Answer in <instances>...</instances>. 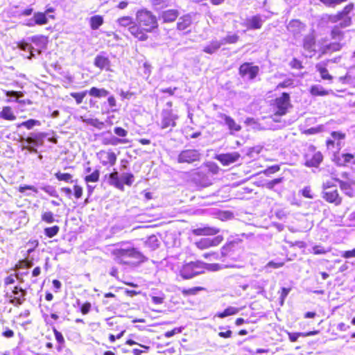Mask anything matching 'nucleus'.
<instances>
[{"instance_id": "obj_17", "label": "nucleus", "mask_w": 355, "mask_h": 355, "mask_svg": "<svg viewBox=\"0 0 355 355\" xmlns=\"http://www.w3.org/2000/svg\"><path fill=\"white\" fill-rule=\"evenodd\" d=\"M261 167L258 160L248 162L245 166V175L250 173V178L258 175L262 172Z\"/></svg>"}, {"instance_id": "obj_43", "label": "nucleus", "mask_w": 355, "mask_h": 355, "mask_svg": "<svg viewBox=\"0 0 355 355\" xmlns=\"http://www.w3.org/2000/svg\"><path fill=\"white\" fill-rule=\"evenodd\" d=\"M60 230V227L57 225L53 227H46L44 229V234L49 238H52L55 236Z\"/></svg>"}, {"instance_id": "obj_41", "label": "nucleus", "mask_w": 355, "mask_h": 355, "mask_svg": "<svg viewBox=\"0 0 355 355\" xmlns=\"http://www.w3.org/2000/svg\"><path fill=\"white\" fill-rule=\"evenodd\" d=\"M34 18L38 25H44L48 23V19L45 13L36 12L34 14Z\"/></svg>"}, {"instance_id": "obj_62", "label": "nucleus", "mask_w": 355, "mask_h": 355, "mask_svg": "<svg viewBox=\"0 0 355 355\" xmlns=\"http://www.w3.org/2000/svg\"><path fill=\"white\" fill-rule=\"evenodd\" d=\"M207 166L208 168V171L213 174H217L220 169L215 163H209Z\"/></svg>"}, {"instance_id": "obj_59", "label": "nucleus", "mask_w": 355, "mask_h": 355, "mask_svg": "<svg viewBox=\"0 0 355 355\" xmlns=\"http://www.w3.org/2000/svg\"><path fill=\"white\" fill-rule=\"evenodd\" d=\"M53 333H54V336H55V338L57 342L60 345H63L64 343V338L62 333H60L55 329H53Z\"/></svg>"}, {"instance_id": "obj_54", "label": "nucleus", "mask_w": 355, "mask_h": 355, "mask_svg": "<svg viewBox=\"0 0 355 355\" xmlns=\"http://www.w3.org/2000/svg\"><path fill=\"white\" fill-rule=\"evenodd\" d=\"M19 49L23 50V51H30L31 52V56L29 57V58H31L33 57H34V54H33V47L31 46V45L28 43H21L19 45Z\"/></svg>"}, {"instance_id": "obj_33", "label": "nucleus", "mask_w": 355, "mask_h": 355, "mask_svg": "<svg viewBox=\"0 0 355 355\" xmlns=\"http://www.w3.org/2000/svg\"><path fill=\"white\" fill-rule=\"evenodd\" d=\"M117 24L121 27H130L135 24L134 19L129 16H124L116 20Z\"/></svg>"}, {"instance_id": "obj_29", "label": "nucleus", "mask_w": 355, "mask_h": 355, "mask_svg": "<svg viewBox=\"0 0 355 355\" xmlns=\"http://www.w3.org/2000/svg\"><path fill=\"white\" fill-rule=\"evenodd\" d=\"M0 117L8 121H14L16 119V116L12 108L9 106L3 107L2 110L0 112Z\"/></svg>"}, {"instance_id": "obj_18", "label": "nucleus", "mask_w": 355, "mask_h": 355, "mask_svg": "<svg viewBox=\"0 0 355 355\" xmlns=\"http://www.w3.org/2000/svg\"><path fill=\"white\" fill-rule=\"evenodd\" d=\"M107 182L110 185L113 186L122 191H124V185L123 182L121 180L117 171H114L108 175Z\"/></svg>"}, {"instance_id": "obj_30", "label": "nucleus", "mask_w": 355, "mask_h": 355, "mask_svg": "<svg viewBox=\"0 0 355 355\" xmlns=\"http://www.w3.org/2000/svg\"><path fill=\"white\" fill-rule=\"evenodd\" d=\"M318 333V331H309L306 333L303 332H299V333H291V332H287L288 335V338L291 342H295L297 340L298 338L302 337H306L310 336H314L316 335Z\"/></svg>"}, {"instance_id": "obj_12", "label": "nucleus", "mask_w": 355, "mask_h": 355, "mask_svg": "<svg viewBox=\"0 0 355 355\" xmlns=\"http://www.w3.org/2000/svg\"><path fill=\"white\" fill-rule=\"evenodd\" d=\"M315 39L313 35H308L303 40V48L307 52L306 57L311 58L315 53Z\"/></svg>"}, {"instance_id": "obj_3", "label": "nucleus", "mask_w": 355, "mask_h": 355, "mask_svg": "<svg viewBox=\"0 0 355 355\" xmlns=\"http://www.w3.org/2000/svg\"><path fill=\"white\" fill-rule=\"evenodd\" d=\"M205 270V263L200 261H191L182 266L180 270V275L184 279H191L203 273Z\"/></svg>"}, {"instance_id": "obj_14", "label": "nucleus", "mask_w": 355, "mask_h": 355, "mask_svg": "<svg viewBox=\"0 0 355 355\" xmlns=\"http://www.w3.org/2000/svg\"><path fill=\"white\" fill-rule=\"evenodd\" d=\"M305 165L309 167H318L323 159V156L320 151L315 152L313 155H306Z\"/></svg>"}, {"instance_id": "obj_13", "label": "nucleus", "mask_w": 355, "mask_h": 355, "mask_svg": "<svg viewBox=\"0 0 355 355\" xmlns=\"http://www.w3.org/2000/svg\"><path fill=\"white\" fill-rule=\"evenodd\" d=\"M354 9V4L349 3L347 5L343 10L339 12L343 18V22H340V25L342 28H347L352 24V17L349 16V13Z\"/></svg>"}, {"instance_id": "obj_58", "label": "nucleus", "mask_w": 355, "mask_h": 355, "mask_svg": "<svg viewBox=\"0 0 355 355\" xmlns=\"http://www.w3.org/2000/svg\"><path fill=\"white\" fill-rule=\"evenodd\" d=\"M202 290L201 287H194L189 289H182V293L184 295H196L198 291Z\"/></svg>"}, {"instance_id": "obj_11", "label": "nucleus", "mask_w": 355, "mask_h": 355, "mask_svg": "<svg viewBox=\"0 0 355 355\" xmlns=\"http://www.w3.org/2000/svg\"><path fill=\"white\" fill-rule=\"evenodd\" d=\"M223 240V237L220 235L216 236L214 238H202L199 241L196 243L198 248L205 250L210 247L218 245Z\"/></svg>"}, {"instance_id": "obj_51", "label": "nucleus", "mask_w": 355, "mask_h": 355, "mask_svg": "<svg viewBox=\"0 0 355 355\" xmlns=\"http://www.w3.org/2000/svg\"><path fill=\"white\" fill-rule=\"evenodd\" d=\"M205 269H207L211 271H217L219 270H221L224 268L228 267V266H223L219 263H205Z\"/></svg>"}, {"instance_id": "obj_25", "label": "nucleus", "mask_w": 355, "mask_h": 355, "mask_svg": "<svg viewBox=\"0 0 355 355\" xmlns=\"http://www.w3.org/2000/svg\"><path fill=\"white\" fill-rule=\"evenodd\" d=\"M110 62L108 58L103 55H98L94 59V65L101 69H106L110 66Z\"/></svg>"}, {"instance_id": "obj_40", "label": "nucleus", "mask_w": 355, "mask_h": 355, "mask_svg": "<svg viewBox=\"0 0 355 355\" xmlns=\"http://www.w3.org/2000/svg\"><path fill=\"white\" fill-rule=\"evenodd\" d=\"M87 94H88V91L85 90L82 92H71L70 96L76 100V104L79 105L83 103Z\"/></svg>"}, {"instance_id": "obj_36", "label": "nucleus", "mask_w": 355, "mask_h": 355, "mask_svg": "<svg viewBox=\"0 0 355 355\" xmlns=\"http://www.w3.org/2000/svg\"><path fill=\"white\" fill-rule=\"evenodd\" d=\"M262 147L260 146H257L255 147L251 148L248 150L247 154H245V159L249 157L252 159V160H257V157H259V153L262 150Z\"/></svg>"}, {"instance_id": "obj_48", "label": "nucleus", "mask_w": 355, "mask_h": 355, "mask_svg": "<svg viewBox=\"0 0 355 355\" xmlns=\"http://www.w3.org/2000/svg\"><path fill=\"white\" fill-rule=\"evenodd\" d=\"M238 36L236 34L228 35L225 37L220 40V42H223V45L227 44H234L238 41Z\"/></svg>"}, {"instance_id": "obj_35", "label": "nucleus", "mask_w": 355, "mask_h": 355, "mask_svg": "<svg viewBox=\"0 0 355 355\" xmlns=\"http://www.w3.org/2000/svg\"><path fill=\"white\" fill-rule=\"evenodd\" d=\"M339 185L340 189L348 196L352 197L354 196V191L352 188V185L348 182H344L342 180H339Z\"/></svg>"}, {"instance_id": "obj_26", "label": "nucleus", "mask_w": 355, "mask_h": 355, "mask_svg": "<svg viewBox=\"0 0 355 355\" xmlns=\"http://www.w3.org/2000/svg\"><path fill=\"white\" fill-rule=\"evenodd\" d=\"M178 15L179 13L176 10H168L162 12V18L164 22H172L177 19Z\"/></svg>"}, {"instance_id": "obj_60", "label": "nucleus", "mask_w": 355, "mask_h": 355, "mask_svg": "<svg viewBox=\"0 0 355 355\" xmlns=\"http://www.w3.org/2000/svg\"><path fill=\"white\" fill-rule=\"evenodd\" d=\"M182 327H177V328H175L173 329V330L171 331H166L165 334H164V336L166 338H171L172 336H173L174 335L177 334H180L182 332Z\"/></svg>"}, {"instance_id": "obj_56", "label": "nucleus", "mask_w": 355, "mask_h": 355, "mask_svg": "<svg viewBox=\"0 0 355 355\" xmlns=\"http://www.w3.org/2000/svg\"><path fill=\"white\" fill-rule=\"evenodd\" d=\"M107 103H108L109 106L110 107L112 112H114L117 111V109L116 108V101L114 96L112 95V96H108Z\"/></svg>"}, {"instance_id": "obj_50", "label": "nucleus", "mask_w": 355, "mask_h": 355, "mask_svg": "<svg viewBox=\"0 0 355 355\" xmlns=\"http://www.w3.org/2000/svg\"><path fill=\"white\" fill-rule=\"evenodd\" d=\"M42 220L47 223H53L55 221L54 215L51 211H45L42 214Z\"/></svg>"}, {"instance_id": "obj_2", "label": "nucleus", "mask_w": 355, "mask_h": 355, "mask_svg": "<svg viewBox=\"0 0 355 355\" xmlns=\"http://www.w3.org/2000/svg\"><path fill=\"white\" fill-rule=\"evenodd\" d=\"M136 20L146 32H150L157 27L156 17L147 10H140L136 13Z\"/></svg>"}, {"instance_id": "obj_9", "label": "nucleus", "mask_w": 355, "mask_h": 355, "mask_svg": "<svg viewBox=\"0 0 355 355\" xmlns=\"http://www.w3.org/2000/svg\"><path fill=\"white\" fill-rule=\"evenodd\" d=\"M323 198L330 203L338 205L341 203V198L339 196L337 189H331L327 183L324 184Z\"/></svg>"}, {"instance_id": "obj_38", "label": "nucleus", "mask_w": 355, "mask_h": 355, "mask_svg": "<svg viewBox=\"0 0 355 355\" xmlns=\"http://www.w3.org/2000/svg\"><path fill=\"white\" fill-rule=\"evenodd\" d=\"M103 17L99 15H95L90 19V26L92 29L96 30L103 24Z\"/></svg>"}, {"instance_id": "obj_47", "label": "nucleus", "mask_w": 355, "mask_h": 355, "mask_svg": "<svg viewBox=\"0 0 355 355\" xmlns=\"http://www.w3.org/2000/svg\"><path fill=\"white\" fill-rule=\"evenodd\" d=\"M100 172L98 170H95L91 174L86 175L85 180L86 182H96L98 181Z\"/></svg>"}, {"instance_id": "obj_4", "label": "nucleus", "mask_w": 355, "mask_h": 355, "mask_svg": "<svg viewBox=\"0 0 355 355\" xmlns=\"http://www.w3.org/2000/svg\"><path fill=\"white\" fill-rule=\"evenodd\" d=\"M11 293L7 292L6 296L9 299V302L15 306L22 304L26 300L27 292L25 289L19 286H15L10 288Z\"/></svg>"}, {"instance_id": "obj_7", "label": "nucleus", "mask_w": 355, "mask_h": 355, "mask_svg": "<svg viewBox=\"0 0 355 355\" xmlns=\"http://www.w3.org/2000/svg\"><path fill=\"white\" fill-rule=\"evenodd\" d=\"M178 116L171 110H164L161 113L160 127L162 129L173 128L176 125L175 120Z\"/></svg>"}, {"instance_id": "obj_32", "label": "nucleus", "mask_w": 355, "mask_h": 355, "mask_svg": "<svg viewBox=\"0 0 355 355\" xmlns=\"http://www.w3.org/2000/svg\"><path fill=\"white\" fill-rule=\"evenodd\" d=\"M343 28L340 23L338 25L334 26L331 32V38L336 40L340 41L344 37V32L341 30Z\"/></svg>"}, {"instance_id": "obj_8", "label": "nucleus", "mask_w": 355, "mask_h": 355, "mask_svg": "<svg viewBox=\"0 0 355 355\" xmlns=\"http://www.w3.org/2000/svg\"><path fill=\"white\" fill-rule=\"evenodd\" d=\"M242 245V239L236 238L232 240H230L228 243L222 248L221 249V256H230L232 257L233 255V252L241 248Z\"/></svg>"}, {"instance_id": "obj_10", "label": "nucleus", "mask_w": 355, "mask_h": 355, "mask_svg": "<svg viewBox=\"0 0 355 355\" xmlns=\"http://www.w3.org/2000/svg\"><path fill=\"white\" fill-rule=\"evenodd\" d=\"M96 157L103 166H114L116 162V155L114 152L100 150Z\"/></svg>"}, {"instance_id": "obj_57", "label": "nucleus", "mask_w": 355, "mask_h": 355, "mask_svg": "<svg viewBox=\"0 0 355 355\" xmlns=\"http://www.w3.org/2000/svg\"><path fill=\"white\" fill-rule=\"evenodd\" d=\"M328 21L331 23L343 22V18L339 12L336 15H331L328 17Z\"/></svg>"}, {"instance_id": "obj_37", "label": "nucleus", "mask_w": 355, "mask_h": 355, "mask_svg": "<svg viewBox=\"0 0 355 355\" xmlns=\"http://www.w3.org/2000/svg\"><path fill=\"white\" fill-rule=\"evenodd\" d=\"M310 93L313 96H326L328 94V92L320 85H313L310 89Z\"/></svg>"}, {"instance_id": "obj_49", "label": "nucleus", "mask_w": 355, "mask_h": 355, "mask_svg": "<svg viewBox=\"0 0 355 355\" xmlns=\"http://www.w3.org/2000/svg\"><path fill=\"white\" fill-rule=\"evenodd\" d=\"M238 312V309L235 307H228L226 309L224 310V311L218 313L217 315L219 318H225L231 315H234Z\"/></svg>"}, {"instance_id": "obj_39", "label": "nucleus", "mask_w": 355, "mask_h": 355, "mask_svg": "<svg viewBox=\"0 0 355 355\" xmlns=\"http://www.w3.org/2000/svg\"><path fill=\"white\" fill-rule=\"evenodd\" d=\"M125 140L122 139H119L116 137L112 136L110 138H105L103 139V144L105 145H112L116 146L119 144H125Z\"/></svg>"}, {"instance_id": "obj_24", "label": "nucleus", "mask_w": 355, "mask_h": 355, "mask_svg": "<svg viewBox=\"0 0 355 355\" xmlns=\"http://www.w3.org/2000/svg\"><path fill=\"white\" fill-rule=\"evenodd\" d=\"M191 17L189 15L180 17L177 23V28L180 31H184L191 24Z\"/></svg>"}, {"instance_id": "obj_16", "label": "nucleus", "mask_w": 355, "mask_h": 355, "mask_svg": "<svg viewBox=\"0 0 355 355\" xmlns=\"http://www.w3.org/2000/svg\"><path fill=\"white\" fill-rule=\"evenodd\" d=\"M130 33L139 40L145 41L148 38V35L144 28L137 24L135 23L129 27Z\"/></svg>"}, {"instance_id": "obj_52", "label": "nucleus", "mask_w": 355, "mask_h": 355, "mask_svg": "<svg viewBox=\"0 0 355 355\" xmlns=\"http://www.w3.org/2000/svg\"><path fill=\"white\" fill-rule=\"evenodd\" d=\"M55 177L58 180L67 182H71L72 178L71 175L69 173H62L60 172L55 173Z\"/></svg>"}, {"instance_id": "obj_5", "label": "nucleus", "mask_w": 355, "mask_h": 355, "mask_svg": "<svg viewBox=\"0 0 355 355\" xmlns=\"http://www.w3.org/2000/svg\"><path fill=\"white\" fill-rule=\"evenodd\" d=\"M201 154L196 149H187L182 150L177 158V161L180 164L187 163L191 164L197 161H200Z\"/></svg>"}, {"instance_id": "obj_44", "label": "nucleus", "mask_w": 355, "mask_h": 355, "mask_svg": "<svg viewBox=\"0 0 355 355\" xmlns=\"http://www.w3.org/2000/svg\"><path fill=\"white\" fill-rule=\"evenodd\" d=\"M135 178L132 173H123L121 177V180L123 182V184L131 186L134 182Z\"/></svg>"}, {"instance_id": "obj_20", "label": "nucleus", "mask_w": 355, "mask_h": 355, "mask_svg": "<svg viewBox=\"0 0 355 355\" xmlns=\"http://www.w3.org/2000/svg\"><path fill=\"white\" fill-rule=\"evenodd\" d=\"M287 29L294 35H297L304 29V25L297 19L291 20L287 26Z\"/></svg>"}, {"instance_id": "obj_6", "label": "nucleus", "mask_w": 355, "mask_h": 355, "mask_svg": "<svg viewBox=\"0 0 355 355\" xmlns=\"http://www.w3.org/2000/svg\"><path fill=\"white\" fill-rule=\"evenodd\" d=\"M275 105L276 112L275 116L285 115L288 108L291 106L289 94L284 92L281 96L275 99Z\"/></svg>"}, {"instance_id": "obj_53", "label": "nucleus", "mask_w": 355, "mask_h": 355, "mask_svg": "<svg viewBox=\"0 0 355 355\" xmlns=\"http://www.w3.org/2000/svg\"><path fill=\"white\" fill-rule=\"evenodd\" d=\"M282 181H283V178H275L272 180L266 182L265 186L267 189H272L275 187V186H276L278 184L282 183Z\"/></svg>"}, {"instance_id": "obj_63", "label": "nucleus", "mask_w": 355, "mask_h": 355, "mask_svg": "<svg viewBox=\"0 0 355 355\" xmlns=\"http://www.w3.org/2000/svg\"><path fill=\"white\" fill-rule=\"evenodd\" d=\"M114 132L116 135L121 137H125L128 135V132L125 129H123L121 127L115 128L114 129Z\"/></svg>"}, {"instance_id": "obj_34", "label": "nucleus", "mask_w": 355, "mask_h": 355, "mask_svg": "<svg viewBox=\"0 0 355 355\" xmlns=\"http://www.w3.org/2000/svg\"><path fill=\"white\" fill-rule=\"evenodd\" d=\"M331 135L334 140L329 139L327 141V145L328 147H329L331 145H334V141L336 140H338L337 145L340 146V140H342L345 137V135L344 133L336 131L332 132Z\"/></svg>"}, {"instance_id": "obj_45", "label": "nucleus", "mask_w": 355, "mask_h": 355, "mask_svg": "<svg viewBox=\"0 0 355 355\" xmlns=\"http://www.w3.org/2000/svg\"><path fill=\"white\" fill-rule=\"evenodd\" d=\"M317 70L320 72V76L322 79L324 80H332V76L329 73L328 70L327 68L320 66L317 65L316 66Z\"/></svg>"}, {"instance_id": "obj_21", "label": "nucleus", "mask_w": 355, "mask_h": 355, "mask_svg": "<svg viewBox=\"0 0 355 355\" xmlns=\"http://www.w3.org/2000/svg\"><path fill=\"white\" fill-rule=\"evenodd\" d=\"M263 21L259 16H254L245 20L247 29H259L262 26Z\"/></svg>"}, {"instance_id": "obj_23", "label": "nucleus", "mask_w": 355, "mask_h": 355, "mask_svg": "<svg viewBox=\"0 0 355 355\" xmlns=\"http://www.w3.org/2000/svg\"><path fill=\"white\" fill-rule=\"evenodd\" d=\"M221 46H223V42H220V40H214L204 47L203 51L208 54H213L216 53Z\"/></svg>"}, {"instance_id": "obj_1", "label": "nucleus", "mask_w": 355, "mask_h": 355, "mask_svg": "<svg viewBox=\"0 0 355 355\" xmlns=\"http://www.w3.org/2000/svg\"><path fill=\"white\" fill-rule=\"evenodd\" d=\"M112 254L115 261L121 264H132L135 262L144 261L145 257L137 249L127 243H122L119 248L114 249Z\"/></svg>"}, {"instance_id": "obj_27", "label": "nucleus", "mask_w": 355, "mask_h": 355, "mask_svg": "<svg viewBox=\"0 0 355 355\" xmlns=\"http://www.w3.org/2000/svg\"><path fill=\"white\" fill-rule=\"evenodd\" d=\"M88 94L92 96L100 98L107 96L110 92L104 88L93 87L88 91Z\"/></svg>"}, {"instance_id": "obj_28", "label": "nucleus", "mask_w": 355, "mask_h": 355, "mask_svg": "<svg viewBox=\"0 0 355 355\" xmlns=\"http://www.w3.org/2000/svg\"><path fill=\"white\" fill-rule=\"evenodd\" d=\"M32 42H33L37 47L40 49H46L48 42L47 37L44 35H35L31 38Z\"/></svg>"}, {"instance_id": "obj_15", "label": "nucleus", "mask_w": 355, "mask_h": 355, "mask_svg": "<svg viewBox=\"0 0 355 355\" xmlns=\"http://www.w3.org/2000/svg\"><path fill=\"white\" fill-rule=\"evenodd\" d=\"M240 155L236 152L231 153L220 154L216 156V159L220 162L224 166H228L232 163L236 162Z\"/></svg>"}, {"instance_id": "obj_55", "label": "nucleus", "mask_w": 355, "mask_h": 355, "mask_svg": "<svg viewBox=\"0 0 355 355\" xmlns=\"http://www.w3.org/2000/svg\"><path fill=\"white\" fill-rule=\"evenodd\" d=\"M302 195L306 198L313 199L314 198L315 196L312 193L311 189L309 186L305 187L302 191H301Z\"/></svg>"}, {"instance_id": "obj_64", "label": "nucleus", "mask_w": 355, "mask_h": 355, "mask_svg": "<svg viewBox=\"0 0 355 355\" xmlns=\"http://www.w3.org/2000/svg\"><path fill=\"white\" fill-rule=\"evenodd\" d=\"M2 336L5 338H12L14 336V331L10 329L8 327H4L2 332Z\"/></svg>"}, {"instance_id": "obj_22", "label": "nucleus", "mask_w": 355, "mask_h": 355, "mask_svg": "<svg viewBox=\"0 0 355 355\" xmlns=\"http://www.w3.org/2000/svg\"><path fill=\"white\" fill-rule=\"evenodd\" d=\"M259 73V67L258 66H254L250 63L245 62V76H247L249 80H254Z\"/></svg>"}, {"instance_id": "obj_31", "label": "nucleus", "mask_w": 355, "mask_h": 355, "mask_svg": "<svg viewBox=\"0 0 355 355\" xmlns=\"http://www.w3.org/2000/svg\"><path fill=\"white\" fill-rule=\"evenodd\" d=\"M342 46L343 45L340 42L330 43L322 48V53L323 54H326L340 51L342 48Z\"/></svg>"}, {"instance_id": "obj_42", "label": "nucleus", "mask_w": 355, "mask_h": 355, "mask_svg": "<svg viewBox=\"0 0 355 355\" xmlns=\"http://www.w3.org/2000/svg\"><path fill=\"white\" fill-rule=\"evenodd\" d=\"M225 122L231 130L238 131L241 129V126L236 124L234 119L230 116H225Z\"/></svg>"}, {"instance_id": "obj_19", "label": "nucleus", "mask_w": 355, "mask_h": 355, "mask_svg": "<svg viewBox=\"0 0 355 355\" xmlns=\"http://www.w3.org/2000/svg\"><path fill=\"white\" fill-rule=\"evenodd\" d=\"M219 232V229L211 227H198L192 230V233L195 236H209L215 235Z\"/></svg>"}, {"instance_id": "obj_46", "label": "nucleus", "mask_w": 355, "mask_h": 355, "mask_svg": "<svg viewBox=\"0 0 355 355\" xmlns=\"http://www.w3.org/2000/svg\"><path fill=\"white\" fill-rule=\"evenodd\" d=\"M40 124H41V123L38 120L29 119L26 121L22 122L20 125H19V127L24 126V127H26L27 129L31 130L35 125H40Z\"/></svg>"}, {"instance_id": "obj_61", "label": "nucleus", "mask_w": 355, "mask_h": 355, "mask_svg": "<svg viewBox=\"0 0 355 355\" xmlns=\"http://www.w3.org/2000/svg\"><path fill=\"white\" fill-rule=\"evenodd\" d=\"M87 123L90 124L92 126H94L98 129H101L103 126L104 123L100 121H98L97 119H89L88 120Z\"/></svg>"}]
</instances>
